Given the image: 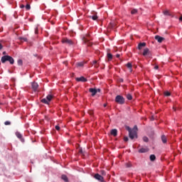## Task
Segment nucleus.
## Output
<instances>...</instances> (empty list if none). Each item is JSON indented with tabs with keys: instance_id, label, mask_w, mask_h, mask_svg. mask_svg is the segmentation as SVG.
<instances>
[{
	"instance_id": "nucleus-1",
	"label": "nucleus",
	"mask_w": 182,
	"mask_h": 182,
	"mask_svg": "<svg viewBox=\"0 0 182 182\" xmlns=\"http://www.w3.org/2000/svg\"><path fill=\"white\" fill-rule=\"evenodd\" d=\"M6 62H9L10 65H14V63H15V60L10 55H4L1 57V63H5Z\"/></svg>"
},
{
	"instance_id": "nucleus-2",
	"label": "nucleus",
	"mask_w": 182,
	"mask_h": 182,
	"mask_svg": "<svg viewBox=\"0 0 182 182\" xmlns=\"http://www.w3.org/2000/svg\"><path fill=\"white\" fill-rule=\"evenodd\" d=\"M82 41L84 43H86L87 46H92V42H90V35L86 34L82 37Z\"/></svg>"
},
{
	"instance_id": "nucleus-3",
	"label": "nucleus",
	"mask_w": 182,
	"mask_h": 182,
	"mask_svg": "<svg viewBox=\"0 0 182 182\" xmlns=\"http://www.w3.org/2000/svg\"><path fill=\"white\" fill-rule=\"evenodd\" d=\"M115 102L116 103H118V105H124V97L121 95H117L115 97Z\"/></svg>"
},
{
	"instance_id": "nucleus-4",
	"label": "nucleus",
	"mask_w": 182,
	"mask_h": 182,
	"mask_svg": "<svg viewBox=\"0 0 182 182\" xmlns=\"http://www.w3.org/2000/svg\"><path fill=\"white\" fill-rule=\"evenodd\" d=\"M53 99V96L52 95H48L46 98L41 100V102L45 105H49V102Z\"/></svg>"
},
{
	"instance_id": "nucleus-5",
	"label": "nucleus",
	"mask_w": 182,
	"mask_h": 182,
	"mask_svg": "<svg viewBox=\"0 0 182 182\" xmlns=\"http://www.w3.org/2000/svg\"><path fill=\"white\" fill-rule=\"evenodd\" d=\"M62 42L63 43H65L66 45H73V41H72L68 38H63Z\"/></svg>"
},
{
	"instance_id": "nucleus-6",
	"label": "nucleus",
	"mask_w": 182,
	"mask_h": 182,
	"mask_svg": "<svg viewBox=\"0 0 182 182\" xmlns=\"http://www.w3.org/2000/svg\"><path fill=\"white\" fill-rule=\"evenodd\" d=\"M129 139L133 140V139H134V137L137 138V132L136 131H134V130L131 131L129 133Z\"/></svg>"
},
{
	"instance_id": "nucleus-7",
	"label": "nucleus",
	"mask_w": 182,
	"mask_h": 182,
	"mask_svg": "<svg viewBox=\"0 0 182 182\" xmlns=\"http://www.w3.org/2000/svg\"><path fill=\"white\" fill-rule=\"evenodd\" d=\"M32 89L34 92H36L38 90V87H39V85H38V82H32L31 83Z\"/></svg>"
},
{
	"instance_id": "nucleus-8",
	"label": "nucleus",
	"mask_w": 182,
	"mask_h": 182,
	"mask_svg": "<svg viewBox=\"0 0 182 182\" xmlns=\"http://www.w3.org/2000/svg\"><path fill=\"white\" fill-rule=\"evenodd\" d=\"M75 80L77 82H87V79H86L85 77H76Z\"/></svg>"
},
{
	"instance_id": "nucleus-9",
	"label": "nucleus",
	"mask_w": 182,
	"mask_h": 182,
	"mask_svg": "<svg viewBox=\"0 0 182 182\" xmlns=\"http://www.w3.org/2000/svg\"><path fill=\"white\" fill-rule=\"evenodd\" d=\"M155 40L157 41L159 43H161L163 41H164V38L160 36H155Z\"/></svg>"
},
{
	"instance_id": "nucleus-10",
	"label": "nucleus",
	"mask_w": 182,
	"mask_h": 182,
	"mask_svg": "<svg viewBox=\"0 0 182 182\" xmlns=\"http://www.w3.org/2000/svg\"><path fill=\"white\" fill-rule=\"evenodd\" d=\"M95 178L98 180V181H103V176H100L99 173H96L95 175Z\"/></svg>"
},
{
	"instance_id": "nucleus-11",
	"label": "nucleus",
	"mask_w": 182,
	"mask_h": 182,
	"mask_svg": "<svg viewBox=\"0 0 182 182\" xmlns=\"http://www.w3.org/2000/svg\"><path fill=\"white\" fill-rule=\"evenodd\" d=\"M89 92L92 93V96H95L96 93H97V90L96 88H90Z\"/></svg>"
},
{
	"instance_id": "nucleus-12",
	"label": "nucleus",
	"mask_w": 182,
	"mask_h": 182,
	"mask_svg": "<svg viewBox=\"0 0 182 182\" xmlns=\"http://www.w3.org/2000/svg\"><path fill=\"white\" fill-rule=\"evenodd\" d=\"M145 46H146V43H139V45H138V49L139 50H141V49L143 48H145Z\"/></svg>"
},
{
	"instance_id": "nucleus-13",
	"label": "nucleus",
	"mask_w": 182,
	"mask_h": 182,
	"mask_svg": "<svg viewBox=\"0 0 182 182\" xmlns=\"http://www.w3.org/2000/svg\"><path fill=\"white\" fill-rule=\"evenodd\" d=\"M150 53V50L149 48L144 49V52L142 53L143 56H147Z\"/></svg>"
},
{
	"instance_id": "nucleus-14",
	"label": "nucleus",
	"mask_w": 182,
	"mask_h": 182,
	"mask_svg": "<svg viewBox=\"0 0 182 182\" xmlns=\"http://www.w3.org/2000/svg\"><path fill=\"white\" fill-rule=\"evenodd\" d=\"M110 133L112 136H114V137H116V136H117V129H112Z\"/></svg>"
},
{
	"instance_id": "nucleus-15",
	"label": "nucleus",
	"mask_w": 182,
	"mask_h": 182,
	"mask_svg": "<svg viewBox=\"0 0 182 182\" xmlns=\"http://www.w3.org/2000/svg\"><path fill=\"white\" fill-rule=\"evenodd\" d=\"M161 141L164 143V144H166V143H167V136H166V135H162L161 136Z\"/></svg>"
},
{
	"instance_id": "nucleus-16",
	"label": "nucleus",
	"mask_w": 182,
	"mask_h": 182,
	"mask_svg": "<svg viewBox=\"0 0 182 182\" xmlns=\"http://www.w3.org/2000/svg\"><path fill=\"white\" fill-rule=\"evenodd\" d=\"M147 151H149V150H147V149L145 148H141L139 149V153H147Z\"/></svg>"
},
{
	"instance_id": "nucleus-17",
	"label": "nucleus",
	"mask_w": 182,
	"mask_h": 182,
	"mask_svg": "<svg viewBox=\"0 0 182 182\" xmlns=\"http://www.w3.org/2000/svg\"><path fill=\"white\" fill-rule=\"evenodd\" d=\"M107 56L108 60H112V59H113V55H112V53H108L107 54Z\"/></svg>"
},
{
	"instance_id": "nucleus-18",
	"label": "nucleus",
	"mask_w": 182,
	"mask_h": 182,
	"mask_svg": "<svg viewBox=\"0 0 182 182\" xmlns=\"http://www.w3.org/2000/svg\"><path fill=\"white\" fill-rule=\"evenodd\" d=\"M62 180H63L65 182H68L69 181V179L68 178V176H66V175H63L61 176Z\"/></svg>"
},
{
	"instance_id": "nucleus-19",
	"label": "nucleus",
	"mask_w": 182,
	"mask_h": 182,
	"mask_svg": "<svg viewBox=\"0 0 182 182\" xmlns=\"http://www.w3.org/2000/svg\"><path fill=\"white\" fill-rule=\"evenodd\" d=\"M16 137H18V139H21V141H23L22 139V134L20 133V132H16Z\"/></svg>"
},
{
	"instance_id": "nucleus-20",
	"label": "nucleus",
	"mask_w": 182,
	"mask_h": 182,
	"mask_svg": "<svg viewBox=\"0 0 182 182\" xmlns=\"http://www.w3.org/2000/svg\"><path fill=\"white\" fill-rule=\"evenodd\" d=\"M151 161H154L156 160V155L151 154L149 157Z\"/></svg>"
},
{
	"instance_id": "nucleus-21",
	"label": "nucleus",
	"mask_w": 182,
	"mask_h": 182,
	"mask_svg": "<svg viewBox=\"0 0 182 182\" xmlns=\"http://www.w3.org/2000/svg\"><path fill=\"white\" fill-rule=\"evenodd\" d=\"M127 68H128V69H129V71L132 72V65L131 63H128L127 64Z\"/></svg>"
},
{
	"instance_id": "nucleus-22",
	"label": "nucleus",
	"mask_w": 182,
	"mask_h": 182,
	"mask_svg": "<svg viewBox=\"0 0 182 182\" xmlns=\"http://www.w3.org/2000/svg\"><path fill=\"white\" fill-rule=\"evenodd\" d=\"M137 12H138V11H137V9H132V10L131 11L132 15H136V14H137Z\"/></svg>"
},
{
	"instance_id": "nucleus-23",
	"label": "nucleus",
	"mask_w": 182,
	"mask_h": 182,
	"mask_svg": "<svg viewBox=\"0 0 182 182\" xmlns=\"http://www.w3.org/2000/svg\"><path fill=\"white\" fill-rule=\"evenodd\" d=\"M90 18L92 19V21H97V16H90Z\"/></svg>"
},
{
	"instance_id": "nucleus-24",
	"label": "nucleus",
	"mask_w": 182,
	"mask_h": 182,
	"mask_svg": "<svg viewBox=\"0 0 182 182\" xmlns=\"http://www.w3.org/2000/svg\"><path fill=\"white\" fill-rule=\"evenodd\" d=\"M164 15H166V16H170V11H168V10L164 11Z\"/></svg>"
},
{
	"instance_id": "nucleus-25",
	"label": "nucleus",
	"mask_w": 182,
	"mask_h": 182,
	"mask_svg": "<svg viewBox=\"0 0 182 182\" xmlns=\"http://www.w3.org/2000/svg\"><path fill=\"white\" fill-rule=\"evenodd\" d=\"M19 39L21 41V42H26L28 41V38L23 37H20Z\"/></svg>"
},
{
	"instance_id": "nucleus-26",
	"label": "nucleus",
	"mask_w": 182,
	"mask_h": 182,
	"mask_svg": "<svg viewBox=\"0 0 182 182\" xmlns=\"http://www.w3.org/2000/svg\"><path fill=\"white\" fill-rule=\"evenodd\" d=\"M127 99H128V100H132V99H133V97L132 96V95L127 94Z\"/></svg>"
},
{
	"instance_id": "nucleus-27",
	"label": "nucleus",
	"mask_w": 182,
	"mask_h": 182,
	"mask_svg": "<svg viewBox=\"0 0 182 182\" xmlns=\"http://www.w3.org/2000/svg\"><path fill=\"white\" fill-rule=\"evenodd\" d=\"M83 65H85V63H83L82 62L77 63V66H78L79 68H82Z\"/></svg>"
},
{
	"instance_id": "nucleus-28",
	"label": "nucleus",
	"mask_w": 182,
	"mask_h": 182,
	"mask_svg": "<svg viewBox=\"0 0 182 182\" xmlns=\"http://www.w3.org/2000/svg\"><path fill=\"white\" fill-rule=\"evenodd\" d=\"M26 9L27 11L31 10V4H27L26 5Z\"/></svg>"
},
{
	"instance_id": "nucleus-29",
	"label": "nucleus",
	"mask_w": 182,
	"mask_h": 182,
	"mask_svg": "<svg viewBox=\"0 0 182 182\" xmlns=\"http://www.w3.org/2000/svg\"><path fill=\"white\" fill-rule=\"evenodd\" d=\"M93 65H95V68H99V65H97V60H94L93 61Z\"/></svg>"
},
{
	"instance_id": "nucleus-30",
	"label": "nucleus",
	"mask_w": 182,
	"mask_h": 182,
	"mask_svg": "<svg viewBox=\"0 0 182 182\" xmlns=\"http://www.w3.org/2000/svg\"><path fill=\"white\" fill-rule=\"evenodd\" d=\"M143 141H145V143H147L149 141V138L147 136H144Z\"/></svg>"
},
{
	"instance_id": "nucleus-31",
	"label": "nucleus",
	"mask_w": 182,
	"mask_h": 182,
	"mask_svg": "<svg viewBox=\"0 0 182 182\" xmlns=\"http://www.w3.org/2000/svg\"><path fill=\"white\" fill-rule=\"evenodd\" d=\"M17 63L19 66H22V63H23L22 60H18Z\"/></svg>"
},
{
	"instance_id": "nucleus-32",
	"label": "nucleus",
	"mask_w": 182,
	"mask_h": 182,
	"mask_svg": "<svg viewBox=\"0 0 182 182\" xmlns=\"http://www.w3.org/2000/svg\"><path fill=\"white\" fill-rule=\"evenodd\" d=\"M78 153H79L80 154H85V152L83 151V149H82V148H80V149H79Z\"/></svg>"
},
{
	"instance_id": "nucleus-33",
	"label": "nucleus",
	"mask_w": 182,
	"mask_h": 182,
	"mask_svg": "<svg viewBox=\"0 0 182 182\" xmlns=\"http://www.w3.org/2000/svg\"><path fill=\"white\" fill-rule=\"evenodd\" d=\"M164 95H165V96H171V93H170V92H168V91H166L164 92Z\"/></svg>"
},
{
	"instance_id": "nucleus-34",
	"label": "nucleus",
	"mask_w": 182,
	"mask_h": 182,
	"mask_svg": "<svg viewBox=\"0 0 182 182\" xmlns=\"http://www.w3.org/2000/svg\"><path fill=\"white\" fill-rule=\"evenodd\" d=\"M4 124H5L6 126H9V124H11V122L6 121V122H4Z\"/></svg>"
},
{
	"instance_id": "nucleus-35",
	"label": "nucleus",
	"mask_w": 182,
	"mask_h": 182,
	"mask_svg": "<svg viewBox=\"0 0 182 182\" xmlns=\"http://www.w3.org/2000/svg\"><path fill=\"white\" fill-rule=\"evenodd\" d=\"M127 130H128L129 133H130V132H133V130H132L129 127H127Z\"/></svg>"
},
{
	"instance_id": "nucleus-36",
	"label": "nucleus",
	"mask_w": 182,
	"mask_h": 182,
	"mask_svg": "<svg viewBox=\"0 0 182 182\" xmlns=\"http://www.w3.org/2000/svg\"><path fill=\"white\" fill-rule=\"evenodd\" d=\"M124 141H129V137L124 136Z\"/></svg>"
},
{
	"instance_id": "nucleus-37",
	"label": "nucleus",
	"mask_w": 182,
	"mask_h": 182,
	"mask_svg": "<svg viewBox=\"0 0 182 182\" xmlns=\"http://www.w3.org/2000/svg\"><path fill=\"white\" fill-rule=\"evenodd\" d=\"M55 130H60V127H59L58 125H56Z\"/></svg>"
},
{
	"instance_id": "nucleus-38",
	"label": "nucleus",
	"mask_w": 182,
	"mask_h": 182,
	"mask_svg": "<svg viewBox=\"0 0 182 182\" xmlns=\"http://www.w3.org/2000/svg\"><path fill=\"white\" fill-rule=\"evenodd\" d=\"M101 174L102 176H106V172L105 171H101Z\"/></svg>"
},
{
	"instance_id": "nucleus-39",
	"label": "nucleus",
	"mask_w": 182,
	"mask_h": 182,
	"mask_svg": "<svg viewBox=\"0 0 182 182\" xmlns=\"http://www.w3.org/2000/svg\"><path fill=\"white\" fill-rule=\"evenodd\" d=\"M20 8H21V9H23V8H25V5L21 4V5H20Z\"/></svg>"
},
{
	"instance_id": "nucleus-40",
	"label": "nucleus",
	"mask_w": 182,
	"mask_h": 182,
	"mask_svg": "<svg viewBox=\"0 0 182 182\" xmlns=\"http://www.w3.org/2000/svg\"><path fill=\"white\" fill-rule=\"evenodd\" d=\"M154 69H155L156 70H157V69H159V65H155V66H154Z\"/></svg>"
},
{
	"instance_id": "nucleus-41",
	"label": "nucleus",
	"mask_w": 182,
	"mask_h": 182,
	"mask_svg": "<svg viewBox=\"0 0 182 182\" xmlns=\"http://www.w3.org/2000/svg\"><path fill=\"white\" fill-rule=\"evenodd\" d=\"M2 48H4V46H2V44L0 43V50L2 49Z\"/></svg>"
},
{
	"instance_id": "nucleus-42",
	"label": "nucleus",
	"mask_w": 182,
	"mask_h": 182,
	"mask_svg": "<svg viewBox=\"0 0 182 182\" xmlns=\"http://www.w3.org/2000/svg\"><path fill=\"white\" fill-rule=\"evenodd\" d=\"M116 58H120V55L119 54H117L116 55Z\"/></svg>"
},
{
	"instance_id": "nucleus-43",
	"label": "nucleus",
	"mask_w": 182,
	"mask_h": 182,
	"mask_svg": "<svg viewBox=\"0 0 182 182\" xmlns=\"http://www.w3.org/2000/svg\"><path fill=\"white\" fill-rule=\"evenodd\" d=\"M90 114L92 116V114H93V111H90Z\"/></svg>"
},
{
	"instance_id": "nucleus-44",
	"label": "nucleus",
	"mask_w": 182,
	"mask_h": 182,
	"mask_svg": "<svg viewBox=\"0 0 182 182\" xmlns=\"http://www.w3.org/2000/svg\"><path fill=\"white\" fill-rule=\"evenodd\" d=\"M127 167H132V165L130 164H128Z\"/></svg>"
},
{
	"instance_id": "nucleus-45",
	"label": "nucleus",
	"mask_w": 182,
	"mask_h": 182,
	"mask_svg": "<svg viewBox=\"0 0 182 182\" xmlns=\"http://www.w3.org/2000/svg\"><path fill=\"white\" fill-rule=\"evenodd\" d=\"M35 33H38V28H36Z\"/></svg>"
},
{
	"instance_id": "nucleus-46",
	"label": "nucleus",
	"mask_w": 182,
	"mask_h": 182,
	"mask_svg": "<svg viewBox=\"0 0 182 182\" xmlns=\"http://www.w3.org/2000/svg\"><path fill=\"white\" fill-rule=\"evenodd\" d=\"M3 55H6V51H4Z\"/></svg>"
},
{
	"instance_id": "nucleus-47",
	"label": "nucleus",
	"mask_w": 182,
	"mask_h": 182,
	"mask_svg": "<svg viewBox=\"0 0 182 182\" xmlns=\"http://www.w3.org/2000/svg\"><path fill=\"white\" fill-rule=\"evenodd\" d=\"M179 21H182V16L179 18Z\"/></svg>"
},
{
	"instance_id": "nucleus-48",
	"label": "nucleus",
	"mask_w": 182,
	"mask_h": 182,
	"mask_svg": "<svg viewBox=\"0 0 182 182\" xmlns=\"http://www.w3.org/2000/svg\"><path fill=\"white\" fill-rule=\"evenodd\" d=\"M107 106V104H104V107H106Z\"/></svg>"
},
{
	"instance_id": "nucleus-49",
	"label": "nucleus",
	"mask_w": 182,
	"mask_h": 182,
	"mask_svg": "<svg viewBox=\"0 0 182 182\" xmlns=\"http://www.w3.org/2000/svg\"><path fill=\"white\" fill-rule=\"evenodd\" d=\"M134 129H136V130H137V126H135Z\"/></svg>"
},
{
	"instance_id": "nucleus-50",
	"label": "nucleus",
	"mask_w": 182,
	"mask_h": 182,
	"mask_svg": "<svg viewBox=\"0 0 182 182\" xmlns=\"http://www.w3.org/2000/svg\"><path fill=\"white\" fill-rule=\"evenodd\" d=\"M97 92H100V89H97Z\"/></svg>"
},
{
	"instance_id": "nucleus-51",
	"label": "nucleus",
	"mask_w": 182,
	"mask_h": 182,
	"mask_svg": "<svg viewBox=\"0 0 182 182\" xmlns=\"http://www.w3.org/2000/svg\"><path fill=\"white\" fill-rule=\"evenodd\" d=\"M46 120H48V117H46Z\"/></svg>"
},
{
	"instance_id": "nucleus-52",
	"label": "nucleus",
	"mask_w": 182,
	"mask_h": 182,
	"mask_svg": "<svg viewBox=\"0 0 182 182\" xmlns=\"http://www.w3.org/2000/svg\"><path fill=\"white\" fill-rule=\"evenodd\" d=\"M173 109H174V110H176V109H175V108H173Z\"/></svg>"
}]
</instances>
